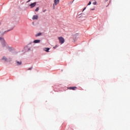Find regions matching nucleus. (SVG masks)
Returning a JSON list of instances; mask_svg holds the SVG:
<instances>
[{"label":"nucleus","mask_w":130,"mask_h":130,"mask_svg":"<svg viewBox=\"0 0 130 130\" xmlns=\"http://www.w3.org/2000/svg\"><path fill=\"white\" fill-rule=\"evenodd\" d=\"M9 31H10V30L5 31L4 32H2L1 31H0V41L2 44V47H6L7 49H8V50H10V51H11V50H13V48L9 46V45L7 44V43H6V41H5V39L3 37L4 36V34H5V33L9 32Z\"/></svg>","instance_id":"1"},{"label":"nucleus","mask_w":130,"mask_h":130,"mask_svg":"<svg viewBox=\"0 0 130 130\" xmlns=\"http://www.w3.org/2000/svg\"><path fill=\"white\" fill-rule=\"evenodd\" d=\"M59 4V0H54V4L53 5V10L55 9V6H57Z\"/></svg>","instance_id":"2"},{"label":"nucleus","mask_w":130,"mask_h":130,"mask_svg":"<svg viewBox=\"0 0 130 130\" xmlns=\"http://www.w3.org/2000/svg\"><path fill=\"white\" fill-rule=\"evenodd\" d=\"M58 39L59 41V43H61V44H63V43H64V38H63V37H58Z\"/></svg>","instance_id":"3"},{"label":"nucleus","mask_w":130,"mask_h":130,"mask_svg":"<svg viewBox=\"0 0 130 130\" xmlns=\"http://www.w3.org/2000/svg\"><path fill=\"white\" fill-rule=\"evenodd\" d=\"M77 87L76 86H72V87H68V89L69 90H77Z\"/></svg>","instance_id":"4"},{"label":"nucleus","mask_w":130,"mask_h":130,"mask_svg":"<svg viewBox=\"0 0 130 130\" xmlns=\"http://www.w3.org/2000/svg\"><path fill=\"white\" fill-rule=\"evenodd\" d=\"M29 6L31 8H34V7H35V6H36V2L31 4Z\"/></svg>","instance_id":"5"},{"label":"nucleus","mask_w":130,"mask_h":130,"mask_svg":"<svg viewBox=\"0 0 130 130\" xmlns=\"http://www.w3.org/2000/svg\"><path fill=\"white\" fill-rule=\"evenodd\" d=\"M32 20H38V15H34L32 17Z\"/></svg>","instance_id":"6"},{"label":"nucleus","mask_w":130,"mask_h":130,"mask_svg":"<svg viewBox=\"0 0 130 130\" xmlns=\"http://www.w3.org/2000/svg\"><path fill=\"white\" fill-rule=\"evenodd\" d=\"M16 62L17 66H21V64H22V61H16Z\"/></svg>","instance_id":"7"},{"label":"nucleus","mask_w":130,"mask_h":130,"mask_svg":"<svg viewBox=\"0 0 130 130\" xmlns=\"http://www.w3.org/2000/svg\"><path fill=\"white\" fill-rule=\"evenodd\" d=\"M34 43H40V40H35L34 41Z\"/></svg>","instance_id":"8"},{"label":"nucleus","mask_w":130,"mask_h":130,"mask_svg":"<svg viewBox=\"0 0 130 130\" xmlns=\"http://www.w3.org/2000/svg\"><path fill=\"white\" fill-rule=\"evenodd\" d=\"M41 35H42V33H41V32H39V33H38L37 34H36V35H35V37H38L39 36H41Z\"/></svg>","instance_id":"9"},{"label":"nucleus","mask_w":130,"mask_h":130,"mask_svg":"<svg viewBox=\"0 0 130 130\" xmlns=\"http://www.w3.org/2000/svg\"><path fill=\"white\" fill-rule=\"evenodd\" d=\"M49 49H50L49 48H44V50L46 52H49Z\"/></svg>","instance_id":"10"},{"label":"nucleus","mask_w":130,"mask_h":130,"mask_svg":"<svg viewBox=\"0 0 130 130\" xmlns=\"http://www.w3.org/2000/svg\"><path fill=\"white\" fill-rule=\"evenodd\" d=\"M2 60H5V61H8V58L5 56L2 58Z\"/></svg>","instance_id":"11"},{"label":"nucleus","mask_w":130,"mask_h":130,"mask_svg":"<svg viewBox=\"0 0 130 130\" xmlns=\"http://www.w3.org/2000/svg\"><path fill=\"white\" fill-rule=\"evenodd\" d=\"M38 11H39V7L37 8L35 10L36 12H38Z\"/></svg>","instance_id":"12"},{"label":"nucleus","mask_w":130,"mask_h":130,"mask_svg":"<svg viewBox=\"0 0 130 130\" xmlns=\"http://www.w3.org/2000/svg\"><path fill=\"white\" fill-rule=\"evenodd\" d=\"M91 4H92V2H91V1H90L89 2V3L88 4L87 6H90V5H91Z\"/></svg>","instance_id":"13"},{"label":"nucleus","mask_w":130,"mask_h":130,"mask_svg":"<svg viewBox=\"0 0 130 130\" xmlns=\"http://www.w3.org/2000/svg\"><path fill=\"white\" fill-rule=\"evenodd\" d=\"M97 4V2H93V5H96Z\"/></svg>","instance_id":"14"},{"label":"nucleus","mask_w":130,"mask_h":130,"mask_svg":"<svg viewBox=\"0 0 130 130\" xmlns=\"http://www.w3.org/2000/svg\"><path fill=\"white\" fill-rule=\"evenodd\" d=\"M56 47H57V45H56L55 47H53L54 49H55V48H56Z\"/></svg>","instance_id":"15"},{"label":"nucleus","mask_w":130,"mask_h":130,"mask_svg":"<svg viewBox=\"0 0 130 130\" xmlns=\"http://www.w3.org/2000/svg\"><path fill=\"white\" fill-rule=\"evenodd\" d=\"M85 10H86V7L84 8V9L83 10L82 12H84V11H85Z\"/></svg>","instance_id":"16"},{"label":"nucleus","mask_w":130,"mask_h":130,"mask_svg":"<svg viewBox=\"0 0 130 130\" xmlns=\"http://www.w3.org/2000/svg\"><path fill=\"white\" fill-rule=\"evenodd\" d=\"M95 10V8H93L92 9H91V11H94Z\"/></svg>","instance_id":"17"},{"label":"nucleus","mask_w":130,"mask_h":130,"mask_svg":"<svg viewBox=\"0 0 130 130\" xmlns=\"http://www.w3.org/2000/svg\"><path fill=\"white\" fill-rule=\"evenodd\" d=\"M45 12H46V10L43 11V13H45Z\"/></svg>","instance_id":"18"},{"label":"nucleus","mask_w":130,"mask_h":130,"mask_svg":"<svg viewBox=\"0 0 130 130\" xmlns=\"http://www.w3.org/2000/svg\"><path fill=\"white\" fill-rule=\"evenodd\" d=\"M28 70H32V68H29Z\"/></svg>","instance_id":"19"},{"label":"nucleus","mask_w":130,"mask_h":130,"mask_svg":"<svg viewBox=\"0 0 130 130\" xmlns=\"http://www.w3.org/2000/svg\"><path fill=\"white\" fill-rule=\"evenodd\" d=\"M31 0H28V3H29V2H30Z\"/></svg>","instance_id":"20"}]
</instances>
